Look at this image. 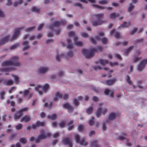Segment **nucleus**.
Segmentation results:
<instances>
[{
    "mask_svg": "<svg viewBox=\"0 0 147 147\" xmlns=\"http://www.w3.org/2000/svg\"><path fill=\"white\" fill-rule=\"evenodd\" d=\"M102 49V47L100 46L98 47L96 49L93 48L90 50L83 49L82 50V53L86 58L89 59L94 56V53L96 51H101Z\"/></svg>",
    "mask_w": 147,
    "mask_h": 147,
    "instance_id": "obj_1",
    "label": "nucleus"
},
{
    "mask_svg": "<svg viewBox=\"0 0 147 147\" xmlns=\"http://www.w3.org/2000/svg\"><path fill=\"white\" fill-rule=\"evenodd\" d=\"M19 58L17 56H15L11 58V59L8 61L3 62L2 65L4 66H20L22 65L18 61Z\"/></svg>",
    "mask_w": 147,
    "mask_h": 147,
    "instance_id": "obj_2",
    "label": "nucleus"
},
{
    "mask_svg": "<svg viewBox=\"0 0 147 147\" xmlns=\"http://www.w3.org/2000/svg\"><path fill=\"white\" fill-rule=\"evenodd\" d=\"M49 87V85L46 84L44 86L38 84L34 88L35 91H38L40 95H42L43 93H46L48 90Z\"/></svg>",
    "mask_w": 147,
    "mask_h": 147,
    "instance_id": "obj_3",
    "label": "nucleus"
},
{
    "mask_svg": "<svg viewBox=\"0 0 147 147\" xmlns=\"http://www.w3.org/2000/svg\"><path fill=\"white\" fill-rule=\"evenodd\" d=\"M51 135V134L50 133L47 132L45 133L44 130H41L40 134L38 135L37 138H36L35 142L36 143H38L40 140L45 139L47 137H50Z\"/></svg>",
    "mask_w": 147,
    "mask_h": 147,
    "instance_id": "obj_4",
    "label": "nucleus"
},
{
    "mask_svg": "<svg viewBox=\"0 0 147 147\" xmlns=\"http://www.w3.org/2000/svg\"><path fill=\"white\" fill-rule=\"evenodd\" d=\"M80 138L79 135L77 134H74V139L77 143H79L80 145L83 146H86L88 145V143L84 138H81L80 140Z\"/></svg>",
    "mask_w": 147,
    "mask_h": 147,
    "instance_id": "obj_5",
    "label": "nucleus"
},
{
    "mask_svg": "<svg viewBox=\"0 0 147 147\" xmlns=\"http://www.w3.org/2000/svg\"><path fill=\"white\" fill-rule=\"evenodd\" d=\"M66 24V21L64 20H62L60 21H56L55 22L53 25H49V28L51 30L53 29L54 27L58 26L61 25H64Z\"/></svg>",
    "mask_w": 147,
    "mask_h": 147,
    "instance_id": "obj_6",
    "label": "nucleus"
},
{
    "mask_svg": "<svg viewBox=\"0 0 147 147\" xmlns=\"http://www.w3.org/2000/svg\"><path fill=\"white\" fill-rule=\"evenodd\" d=\"M45 125L44 122L37 121L36 123L32 124L31 126H28L27 127V129L28 130H30L31 128L35 129L39 126H44Z\"/></svg>",
    "mask_w": 147,
    "mask_h": 147,
    "instance_id": "obj_7",
    "label": "nucleus"
},
{
    "mask_svg": "<svg viewBox=\"0 0 147 147\" xmlns=\"http://www.w3.org/2000/svg\"><path fill=\"white\" fill-rule=\"evenodd\" d=\"M147 64V59H144L140 61L137 67V69L139 71H141L145 67Z\"/></svg>",
    "mask_w": 147,
    "mask_h": 147,
    "instance_id": "obj_8",
    "label": "nucleus"
},
{
    "mask_svg": "<svg viewBox=\"0 0 147 147\" xmlns=\"http://www.w3.org/2000/svg\"><path fill=\"white\" fill-rule=\"evenodd\" d=\"M23 28V27H21L17 28L15 30L13 36L11 39V40H16L18 37L19 35L20 31Z\"/></svg>",
    "mask_w": 147,
    "mask_h": 147,
    "instance_id": "obj_9",
    "label": "nucleus"
},
{
    "mask_svg": "<svg viewBox=\"0 0 147 147\" xmlns=\"http://www.w3.org/2000/svg\"><path fill=\"white\" fill-rule=\"evenodd\" d=\"M49 67L42 66L40 67L38 69V72L40 74H45L49 71Z\"/></svg>",
    "mask_w": 147,
    "mask_h": 147,
    "instance_id": "obj_10",
    "label": "nucleus"
},
{
    "mask_svg": "<svg viewBox=\"0 0 147 147\" xmlns=\"http://www.w3.org/2000/svg\"><path fill=\"white\" fill-rule=\"evenodd\" d=\"M117 116V114L116 113L112 112L109 115L108 119L106 120L105 123L109 122V121H112L115 119Z\"/></svg>",
    "mask_w": 147,
    "mask_h": 147,
    "instance_id": "obj_11",
    "label": "nucleus"
},
{
    "mask_svg": "<svg viewBox=\"0 0 147 147\" xmlns=\"http://www.w3.org/2000/svg\"><path fill=\"white\" fill-rule=\"evenodd\" d=\"M107 111V110L106 109H102L101 107H98L97 111L96 113V115L97 117H99L101 113L104 114Z\"/></svg>",
    "mask_w": 147,
    "mask_h": 147,
    "instance_id": "obj_12",
    "label": "nucleus"
},
{
    "mask_svg": "<svg viewBox=\"0 0 147 147\" xmlns=\"http://www.w3.org/2000/svg\"><path fill=\"white\" fill-rule=\"evenodd\" d=\"M107 22V21L102 20H92L91 22L92 25L94 26H95L101 25L106 23Z\"/></svg>",
    "mask_w": 147,
    "mask_h": 147,
    "instance_id": "obj_13",
    "label": "nucleus"
},
{
    "mask_svg": "<svg viewBox=\"0 0 147 147\" xmlns=\"http://www.w3.org/2000/svg\"><path fill=\"white\" fill-rule=\"evenodd\" d=\"M63 142L64 144L67 145L69 147H72L71 140L70 138H65L63 139Z\"/></svg>",
    "mask_w": 147,
    "mask_h": 147,
    "instance_id": "obj_14",
    "label": "nucleus"
},
{
    "mask_svg": "<svg viewBox=\"0 0 147 147\" xmlns=\"http://www.w3.org/2000/svg\"><path fill=\"white\" fill-rule=\"evenodd\" d=\"M10 36L7 35L0 39V45H3L10 40Z\"/></svg>",
    "mask_w": 147,
    "mask_h": 147,
    "instance_id": "obj_15",
    "label": "nucleus"
},
{
    "mask_svg": "<svg viewBox=\"0 0 147 147\" xmlns=\"http://www.w3.org/2000/svg\"><path fill=\"white\" fill-rule=\"evenodd\" d=\"M30 88H28V89L26 90L24 92V96L27 97V98L29 99L32 96L33 94L32 93L30 92V90H31Z\"/></svg>",
    "mask_w": 147,
    "mask_h": 147,
    "instance_id": "obj_16",
    "label": "nucleus"
},
{
    "mask_svg": "<svg viewBox=\"0 0 147 147\" xmlns=\"http://www.w3.org/2000/svg\"><path fill=\"white\" fill-rule=\"evenodd\" d=\"M73 40L75 45L78 47H82L83 46V43L81 41H78V38L77 36H75L74 37Z\"/></svg>",
    "mask_w": 147,
    "mask_h": 147,
    "instance_id": "obj_17",
    "label": "nucleus"
},
{
    "mask_svg": "<svg viewBox=\"0 0 147 147\" xmlns=\"http://www.w3.org/2000/svg\"><path fill=\"white\" fill-rule=\"evenodd\" d=\"M83 97L81 96H78L77 98H74L73 100L74 104L76 106H78L80 104L79 101L82 100Z\"/></svg>",
    "mask_w": 147,
    "mask_h": 147,
    "instance_id": "obj_18",
    "label": "nucleus"
},
{
    "mask_svg": "<svg viewBox=\"0 0 147 147\" xmlns=\"http://www.w3.org/2000/svg\"><path fill=\"white\" fill-rule=\"evenodd\" d=\"M63 106L65 108L67 109L68 112L70 113H72L74 109V108L68 103L64 104Z\"/></svg>",
    "mask_w": 147,
    "mask_h": 147,
    "instance_id": "obj_19",
    "label": "nucleus"
},
{
    "mask_svg": "<svg viewBox=\"0 0 147 147\" xmlns=\"http://www.w3.org/2000/svg\"><path fill=\"white\" fill-rule=\"evenodd\" d=\"M31 117L30 116L28 115H26L22 117L20 120V122L24 121L25 122H27L30 121Z\"/></svg>",
    "mask_w": 147,
    "mask_h": 147,
    "instance_id": "obj_20",
    "label": "nucleus"
},
{
    "mask_svg": "<svg viewBox=\"0 0 147 147\" xmlns=\"http://www.w3.org/2000/svg\"><path fill=\"white\" fill-rule=\"evenodd\" d=\"M90 147H100V145L98 144L97 140L94 139L90 142Z\"/></svg>",
    "mask_w": 147,
    "mask_h": 147,
    "instance_id": "obj_21",
    "label": "nucleus"
},
{
    "mask_svg": "<svg viewBox=\"0 0 147 147\" xmlns=\"http://www.w3.org/2000/svg\"><path fill=\"white\" fill-rule=\"evenodd\" d=\"M131 26V23L129 22H124L123 24H121L119 27V28H128Z\"/></svg>",
    "mask_w": 147,
    "mask_h": 147,
    "instance_id": "obj_22",
    "label": "nucleus"
},
{
    "mask_svg": "<svg viewBox=\"0 0 147 147\" xmlns=\"http://www.w3.org/2000/svg\"><path fill=\"white\" fill-rule=\"evenodd\" d=\"M62 95L59 92H57L55 94L54 100L55 101L59 99L62 98Z\"/></svg>",
    "mask_w": 147,
    "mask_h": 147,
    "instance_id": "obj_23",
    "label": "nucleus"
},
{
    "mask_svg": "<svg viewBox=\"0 0 147 147\" xmlns=\"http://www.w3.org/2000/svg\"><path fill=\"white\" fill-rule=\"evenodd\" d=\"M28 42L27 41H25L22 42V44L24 46L23 48V50H27L30 48V46L28 45Z\"/></svg>",
    "mask_w": 147,
    "mask_h": 147,
    "instance_id": "obj_24",
    "label": "nucleus"
},
{
    "mask_svg": "<svg viewBox=\"0 0 147 147\" xmlns=\"http://www.w3.org/2000/svg\"><path fill=\"white\" fill-rule=\"evenodd\" d=\"M64 56V54L62 53L61 54H60L58 52H57L55 56L56 60L57 61L60 62L61 57Z\"/></svg>",
    "mask_w": 147,
    "mask_h": 147,
    "instance_id": "obj_25",
    "label": "nucleus"
},
{
    "mask_svg": "<svg viewBox=\"0 0 147 147\" xmlns=\"http://www.w3.org/2000/svg\"><path fill=\"white\" fill-rule=\"evenodd\" d=\"M134 47V46H131L128 49H125L124 51V54L125 55L127 56L131 51L133 49Z\"/></svg>",
    "mask_w": 147,
    "mask_h": 147,
    "instance_id": "obj_26",
    "label": "nucleus"
},
{
    "mask_svg": "<svg viewBox=\"0 0 147 147\" xmlns=\"http://www.w3.org/2000/svg\"><path fill=\"white\" fill-rule=\"evenodd\" d=\"M104 93L107 95H110L111 97L113 98V92L109 89H106L104 91Z\"/></svg>",
    "mask_w": 147,
    "mask_h": 147,
    "instance_id": "obj_27",
    "label": "nucleus"
},
{
    "mask_svg": "<svg viewBox=\"0 0 147 147\" xmlns=\"http://www.w3.org/2000/svg\"><path fill=\"white\" fill-rule=\"evenodd\" d=\"M109 63L110 65L112 67H113L116 66H117L119 65L120 67L123 66V65L121 63L119 64L117 62H115L113 63L110 62Z\"/></svg>",
    "mask_w": 147,
    "mask_h": 147,
    "instance_id": "obj_28",
    "label": "nucleus"
},
{
    "mask_svg": "<svg viewBox=\"0 0 147 147\" xmlns=\"http://www.w3.org/2000/svg\"><path fill=\"white\" fill-rule=\"evenodd\" d=\"M14 70L15 69L14 68L11 67H8V68H1L0 69V71H1L4 72V71H10L11 70Z\"/></svg>",
    "mask_w": 147,
    "mask_h": 147,
    "instance_id": "obj_29",
    "label": "nucleus"
},
{
    "mask_svg": "<svg viewBox=\"0 0 147 147\" xmlns=\"http://www.w3.org/2000/svg\"><path fill=\"white\" fill-rule=\"evenodd\" d=\"M71 42V41L70 39H68L67 40V44L66 45V46L68 49H71L73 48V45Z\"/></svg>",
    "mask_w": 147,
    "mask_h": 147,
    "instance_id": "obj_30",
    "label": "nucleus"
},
{
    "mask_svg": "<svg viewBox=\"0 0 147 147\" xmlns=\"http://www.w3.org/2000/svg\"><path fill=\"white\" fill-rule=\"evenodd\" d=\"M116 81L115 79H111L106 81L107 85L108 86H111L113 85V84Z\"/></svg>",
    "mask_w": 147,
    "mask_h": 147,
    "instance_id": "obj_31",
    "label": "nucleus"
},
{
    "mask_svg": "<svg viewBox=\"0 0 147 147\" xmlns=\"http://www.w3.org/2000/svg\"><path fill=\"white\" fill-rule=\"evenodd\" d=\"M99 62L103 66L105 65L108 63L109 61L106 59H100L99 60Z\"/></svg>",
    "mask_w": 147,
    "mask_h": 147,
    "instance_id": "obj_32",
    "label": "nucleus"
},
{
    "mask_svg": "<svg viewBox=\"0 0 147 147\" xmlns=\"http://www.w3.org/2000/svg\"><path fill=\"white\" fill-rule=\"evenodd\" d=\"M14 83V81L12 80H8L6 81L5 82V84L6 86L11 85Z\"/></svg>",
    "mask_w": 147,
    "mask_h": 147,
    "instance_id": "obj_33",
    "label": "nucleus"
},
{
    "mask_svg": "<svg viewBox=\"0 0 147 147\" xmlns=\"http://www.w3.org/2000/svg\"><path fill=\"white\" fill-rule=\"evenodd\" d=\"M23 3V0H18V1L15 2L13 4V6L15 7L17 6L18 5L22 4Z\"/></svg>",
    "mask_w": 147,
    "mask_h": 147,
    "instance_id": "obj_34",
    "label": "nucleus"
},
{
    "mask_svg": "<svg viewBox=\"0 0 147 147\" xmlns=\"http://www.w3.org/2000/svg\"><path fill=\"white\" fill-rule=\"evenodd\" d=\"M47 118L48 119H50L52 120H55L57 118V115L56 114H54L51 116L48 115Z\"/></svg>",
    "mask_w": 147,
    "mask_h": 147,
    "instance_id": "obj_35",
    "label": "nucleus"
},
{
    "mask_svg": "<svg viewBox=\"0 0 147 147\" xmlns=\"http://www.w3.org/2000/svg\"><path fill=\"white\" fill-rule=\"evenodd\" d=\"M35 28V26L27 28H26L25 31L27 32H31Z\"/></svg>",
    "mask_w": 147,
    "mask_h": 147,
    "instance_id": "obj_36",
    "label": "nucleus"
},
{
    "mask_svg": "<svg viewBox=\"0 0 147 147\" xmlns=\"http://www.w3.org/2000/svg\"><path fill=\"white\" fill-rule=\"evenodd\" d=\"M104 16V14L102 13H99L95 14L94 17L98 19L101 18Z\"/></svg>",
    "mask_w": 147,
    "mask_h": 147,
    "instance_id": "obj_37",
    "label": "nucleus"
},
{
    "mask_svg": "<svg viewBox=\"0 0 147 147\" xmlns=\"http://www.w3.org/2000/svg\"><path fill=\"white\" fill-rule=\"evenodd\" d=\"M11 76L14 78L16 82L18 84L20 82L19 77L15 75L14 74H12Z\"/></svg>",
    "mask_w": 147,
    "mask_h": 147,
    "instance_id": "obj_38",
    "label": "nucleus"
},
{
    "mask_svg": "<svg viewBox=\"0 0 147 147\" xmlns=\"http://www.w3.org/2000/svg\"><path fill=\"white\" fill-rule=\"evenodd\" d=\"M74 123V121L72 120L69 123V127L68 128V129L69 130H71L73 128L74 125H71Z\"/></svg>",
    "mask_w": 147,
    "mask_h": 147,
    "instance_id": "obj_39",
    "label": "nucleus"
},
{
    "mask_svg": "<svg viewBox=\"0 0 147 147\" xmlns=\"http://www.w3.org/2000/svg\"><path fill=\"white\" fill-rule=\"evenodd\" d=\"M68 35L69 37L77 36H75L76 32L74 31H71L68 33Z\"/></svg>",
    "mask_w": 147,
    "mask_h": 147,
    "instance_id": "obj_40",
    "label": "nucleus"
},
{
    "mask_svg": "<svg viewBox=\"0 0 147 147\" xmlns=\"http://www.w3.org/2000/svg\"><path fill=\"white\" fill-rule=\"evenodd\" d=\"M126 134L125 133H123L122 135L119 136L118 139L120 140H122L124 139H126Z\"/></svg>",
    "mask_w": 147,
    "mask_h": 147,
    "instance_id": "obj_41",
    "label": "nucleus"
},
{
    "mask_svg": "<svg viewBox=\"0 0 147 147\" xmlns=\"http://www.w3.org/2000/svg\"><path fill=\"white\" fill-rule=\"evenodd\" d=\"M104 34L103 32H100L98 34V35L96 36L95 37V38L96 40H99L100 39L99 38V36H104Z\"/></svg>",
    "mask_w": 147,
    "mask_h": 147,
    "instance_id": "obj_42",
    "label": "nucleus"
},
{
    "mask_svg": "<svg viewBox=\"0 0 147 147\" xmlns=\"http://www.w3.org/2000/svg\"><path fill=\"white\" fill-rule=\"evenodd\" d=\"M66 123L65 121H62L59 123V125L61 128H63L67 125L66 124Z\"/></svg>",
    "mask_w": 147,
    "mask_h": 147,
    "instance_id": "obj_43",
    "label": "nucleus"
},
{
    "mask_svg": "<svg viewBox=\"0 0 147 147\" xmlns=\"http://www.w3.org/2000/svg\"><path fill=\"white\" fill-rule=\"evenodd\" d=\"M119 16V14L118 13H113L111 14L110 18L111 19H113L118 16Z\"/></svg>",
    "mask_w": 147,
    "mask_h": 147,
    "instance_id": "obj_44",
    "label": "nucleus"
},
{
    "mask_svg": "<svg viewBox=\"0 0 147 147\" xmlns=\"http://www.w3.org/2000/svg\"><path fill=\"white\" fill-rule=\"evenodd\" d=\"M108 1L107 0H101L99 1L98 3L101 5H105L108 3Z\"/></svg>",
    "mask_w": 147,
    "mask_h": 147,
    "instance_id": "obj_45",
    "label": "nucleus"
},
{
    "mask_svg": "<svg viewBox=\"0 0 147 147\" xmlns=\"http://www.w3.org/2000/svg\"><path fill=\"white\" fill-rule=\"evenodd\" d=\"M92 111L93 108L92 107H90L87 109L86 110V112L88 115L92 113Z\"/></svg>",
    "mask_w": 147,
    "mask_h": 147,
    "instance_id": "obj_46",
    "label": "nucleus"
},
{
    "mask_svg": "<svg viewBox=\"0 0 147 147\" xmlns=\"http://www.w3.org/2000/svg\"><path fill=\"white\" fill-rule=\"evenodd\" d=\"M65 73L63 71H59L57 74V76L59 77H63L64 76Z\"/></svg>",
    "mask_w": 147,
    "mask_h": 147,
    "instance_id": "obj_47",
    "label": "nucleus"
},
{
    "mask_svg": "<svg viewBox=\"0 0 147 147\" xmlns=\"http://www.w3.org/2000/svg\"><path fill=\"white\" fill-rule=\"evenodd\" d=\"M19 45V44H16L11 46L10 47V49L12 50L17 48Z\"/></svg>",
    "mask_w": 147,
    "mask_h": 147,
    "instance_id": "obj_48",
    "label": "nucleus"
},
{
    "mask_svg": "<svg viewBox=\"0 0 147 147\" xmlns=\"http://www.w3.org/2000/svg\"><path fill=\"white\" fill-rule=\"evenodd\" d=\"M20 141L22 143L25 144L27 143V139L26 138H21L20 139Z\"/></svg>",
    "mask_w": 147,
    "mask_h": 147,
    "instance_id": "obj_49",
    "label": "nucleus"
},
{
    "mask_svg": "<svg viewBox=\"0 0 147 147\" xmlns=\"http://www.w3.org/2000/svg\"><path fill=\"white\" fill-rule=\"evenodd\" d=\"M5 91H2L0 92V98L2 100L4 99V96L5 94Z\"/></svg>",
    "mask_w": 147,
    "mask_h": 147,
    "instance_id": "obj_50",
    "label": "nucleus"
},
{
    "mask_svg": "<svg viewBox=\"0 0 147 147\" xmlns=\"http://www.w3.org/2000/svg\"><path fill=\"white\" fill-rule=\"evenodd\" d=\"M94 118L92 117L91 119L89 120V124L90 126H92L94 124Z\"/></svg>",
    "mask_w": 147,
    "mask_h": 147,
    "instance_id": "obj_51",
    "label": "nucleus"
},
{
    "mask_svg": "<svg viewBox=\"0 0 147 147\" xmlns=\"http://www.w3.org/2000/svg\"><path fill=\"white\" fill-rule=\"evenodd\" d=\"M73 56V52L71 51H69L67 53L66 57H72Z\"/></svg>",
    "mask_w": 147,
    "mask_h": 147,
    "instance_id": "obj_52",
    "label": "nucleus"
},
{
    "mask_svg": "<svg viewBox=\"0 0 147 147\" xmlns=\"http://www.w3.org/2000/svg\"><path fill=\"white\" fill-rule=\"evenodd\" d=\"M93 68L96 70L102 69V68L100 66H95L93 67Z\"/></svg>",
    "mask_w": 147,
    "mask_h": 147,
    "instance_id": "obj_53",
    "label": "nucleus"
},
{
    "mask_svg": "<svg viewBox=\"0 0 147 147\" xmlns=\"http://www.w3.org/2000/svg\"><path fill=\"white\" fill-rule=\"evenodd\" d=\"M84 127V126L82 125H79L78 129L79 131H82L83 130Z\"/></svg>",
    "mask_w": 147,
    "mask_h": 147,
    "instance_id": "obj_54",
    "label": "nucleus"
},
{
    "mask_svg": "<svg viewBox=\"0 0 147 147\" xmlns=\"http://www.w3.org/2000/svg\"><path fill=\"white\" fill-rule=\"evenodd\" d=\"M62 98L64 100H66L69 98V95L68 94H65L63 95H62Z\"/></svg>",
    "mask_w": 147,
    "mask_h": 147,
    "instance_id": "obj_55",
    "label": "nucleus"
},
{
    "mask_svg": "<svg viewBox=\"0 0 147 147\" xmlns=\"http://www.w3.org/2000/svg\"><path fill=\"white\" fill-rule=\"evenodd\" d=\"M101 41L103 44H106L107 42V39L105 37L101 39Z\"/></svg>",
    "mask_w": 147,
    "mask_h": 147,
    "instance_id": "obj_56",
    "label": "nucleus"
},
{
    "mask_svg": "<svg viewBox=\"0 0 147 147\" xmlns=\"http://www.w3.org/2000/svg\"><path fill=\"white\" fill-rule=\"evenodd\" d=\"M22 125L21 124H19L15 126L16 129L17 130L21 129L22 128Z\"/></svg>",
    "mask_w": 147,
    "mask_h": 147,
    "instance_id": "obj_57",
    "label": "nucleus"
},
{
    "mask_svg": "<svg viewBox=\"0 0 147 147\" xmlns=\"http://www.w3.org/2000/svg\"><path fill=\"white\" fill-rule=\"evenodd\" d=\"M44 26V24L43 23L40 24L38 27V30H41Z\"/></svg>",
    "mask_w": 147,
    "mask_h": 147,
    "instance_id": "obj_58",
    "label": "nucleus"
},
{
    "mask_svg": "<svg viewBox=\"0 0 147 147\" xmlns=\"http://www.w3.org/2000/svg\"><path fill=\"white\" fill-rule=\"evenodd\" d=\"M114 36L116 38H119L120 37L121 35L119 33L116 32L115 33Z\"/></svg>",
    "mask_w": 147,
    "mask_h": 147,
    "instance_id": "obj_59",
    "label": "nucleus"
},
{
    "mask_svg": "<svg viewBox=\"0 0 147 147\" xmlns=\"http://www.w3.org/2000/svg\"><path fill=\"white\" fill-rule=\"evenodd\" d=\"M16 90V88L15 87H11L9 90V92L10 93H11L13 91Z\"/></svg>",
    "mask_w": 147,
    "mask_h": 147,
    "instance_id": "obj_60",
    "label": "nucleus"
},
{
    "mask_svg": "<svg viewBox=\"0 0 147 147\" xmlns=\"http://www.w3.org/2000/svg\"><path fill=\"white\" fill-rule=\"evenodd\" d=\"M82 36L84 38H88V34L86 32H82L81 34Z\"/></svg>",
    "mask_w": 147,
    "mask_h": 147,
    "instance_id": "obj_61",
    "label": "nucleus"
},
{
    "mask_svg": "<svg viewBox=\"0 0 147 147\" xmlns=\"http://www.w3.org/2000/svg\"><path fill=\"white\" fill-rule=\"evenodd\" d=\"M137 29L138 28H135L132 29L130 32V34H134L137 31Z\"/></svg>",
    "mask_w": 147,
    "mask_h": 147,
    "instance_id": "obj_62",
    "label": "nucleus"
},
{
    "mask_svg": "<svg viewBox=\"0 0 147 147\" xmlns=\"http://www.w3.org/2000/svg\"><path fill=\"white\" fill-rule=\"evenodd\" d=\"M74 5L75 6L79 7L80 8L82 9L83 8L82 5L80 3H76L74 4Z\"/></svg>",
    "mask_w": 147,
    "mask_h": 147,
    "instance_id": "obj_63",
    "label": "nucleus"
},
{
    "mask_svg": "<svg viewBox=\"0 0 147 147\" xmlns=\"http://www.w3.org/2000/svg\"><path fill=\"white\" fill-rule=\"evenodd\" d=\"M127 81L128 83L129 84H132V82L130 80V78L128 76H127Z\"/></svg>",
    "mask_w": 147,
    "mask_h": 147,
    "instance_id": "obj_64",
    "label": "nucleus"
}]
</instances>
